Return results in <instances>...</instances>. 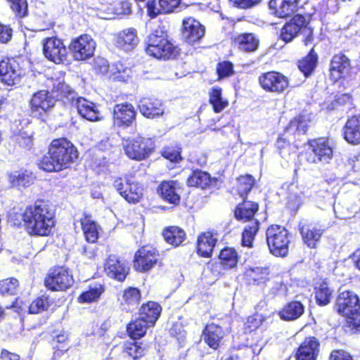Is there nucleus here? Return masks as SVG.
I'll use <instances>...</instances> for the list:
<instances>
[{
  "label": "nucleus",
  "mask_w": 360,
  "mask_h": 360,
  "mask_svg": "<svg viewBox=\"0 0 360 360\" xmlns=\"http://www.w3.org/2000/svg\"><path fill=\"white\" fill-rule=\"evenodd\" d=\"M22 217L26 229L32 235L49 236L54 226V213L44 200H37L27 207Z\"/></svg>",
  "instance_id": "1"
},
{
  "label": "nucleus",
  "mask_w": 360,
  "mask_h": 360,
  "mask_svg": "<svg viewBox=\"0 0 360 360\" xmlns=\"http://www.w3.org/2000/svg\"><path fill=\"white\" fill-rule=\"evenodd\" d=\"M78 156L74 145L65 138L54 139L50 144L49 156H44L39 167L44 171L58 172L69 167Z\"/></svg>",
  "instance_id": "2"
},
{
  "label": "nucleus",
  "mask_w": 360,
  "mask_h": 360,
  "mask_svg": "<svg viewBox=\"0 0 360 360\" xmlns=\"http://www.w3.org/2000/svg\"><path fill=\"white\" fill-rule=\"evenodd\" d=\"M57 91L60 92L61 96L65 97L77 108L78 113L83 118L91 122L102 120V115L98 106L83 97H77V93L68 84L59 82Z\"/></svg>",
  "instance_id": "3"
},
{
  "label": "nucleus",
  "mask_w": 360,
  "mask_h": 360,
  "mask_svg": "<svg viewBox=\"0 0 360 360\" xmlns=\"http://www.w3.org/2000/svg\"><path fill=\"white\" fill-rule=\"evenodd\" d=\"M146 53L158 59L169 60L179 54V49L166 38L162 31L156 30L148 37Z\"/></svg>",
  "instance_id": "4"
},
{
  "label": "nucleus",
  "mask_w": 360,
  "mask_h": 360,
  "mask_svg": "<svg viewBox=\"0 0 360 360\" xmlns=\"http://www.w3.org/2000/svg\"><path fill=\"white\" fill-rule=\"evenodd\" d=\"M266 243L270 252L276 257H285L289 250V233L279 225H271L266 231Z\"/></svg>",
  "instance_id": "5"
},
{
  "label": "nucleus",
  "mask_w": 360,
  "mask_h": 360,
  "mask_svg": "<svg viewBox=\"0 0 360 360\" xmlns=\"http://www.w3.org/2000/svg\"><path fill=\"white\" fill-rule=\"evenodd\" d=\"M124 149L128 158L140 161L150 156L154 149V142L151 139L138 136L125 141Z\"/></svg>",
  "instance_id": "6"
},
{
  "label": "nucleus",
  "mask_w": 360,
  "mask_h": 360,
  "mask_svg": "<svg viewBox=\"0 0 360 360\" xmlns=\"http://www.w3.org/2000/svg\"><path fill=\"white\" fill-rule=\"evenodd\" d=\"M53 93L40 90L32 95L30 100V111L33 117L43 120L46 112L51 110L56 103Z\"/></svg>",
  "instance_id": "7"
},
{
  "label": "nucleus",
  "mask_w": 360,
  "mask_h": 360,
  "mask_svg": "<svg viewBox=\"0 0 360 360\" xmlns=\"http://www.w3.org/2000/svg\"><path fill=\"white\" fill-rule=\"evenodd\" d=\"M305 155L309 163H328L332 160L333 150L327 141L321 138L309 142V148Z\"/></svg>",
  "instance_id": "8"
},
{
  "label": "nucleus",
  "mask_w": 360,
  "mask_h": 360,
  "mask_svg": "<svg viewBox=\"0 0 360 360\" xmlns=\"http://www.w3.org/2000/svg\"><path fill=\"white\" fill-rule=\"evenodd\" d=\"M43 53L46 59L56 63H64L68 60V50L63 41L56 37L43 41Z\"/></svg>",
  "instance_id": "9"
},
{
  "label": "nucleus",
  "mask_w": 360,
  "mask_h": 360,
  "mask_svg": "<svg viewBox=\"0 0 360 360\" xmlns=\"http://www.w3.org/2000/svg\"><path fill=\"white\" fill-rule=\"evenodd\" d=\"M113 186L120 195L129 202H138L143 196L142 186L132 181L129 177L117 178Z\"/></svg>",
  "instance_id": "10"
},
{
  "label": "nucleus",
  "mask_w": 360,
  "mask_h": 360,
  "mask_svg": "<svg viewBox=\"0 0 360 360\" xmlns=\"http://www.w3.org/2000/svg\"><path fill=\"white\" fill-rule=\"evenodd\" d=\"M69 49L76 60H84L94 55L96 42L91 36L84 34L72 41Z\"/></svg>",
  "instance_id": "11"
},
{
  "label": "nucleus",
  "mask_w": 360,
  "mask_h": 360,
  "mask_svg": "<svg viewBox=\"0 0 360 360\" xmlns=\"http://www.w3.org/2000/svg\"><path fill=\"white\" fill-rule=\"evenodd\" d=\"M259 82L266 91L281 94L289 86L288 79L283 74L271 71L262 74L259 77Z\"/></svg>",
  "instance_id": "12"
},
{
  "label": "nucleus",
  "mask_w": 360,
  "mask_h": 360,
  "mask_svg": "<svg viewBox=\"0 0 360 360\" xmlns=\"http://www.w3.org/2000/svg\"><path fill=\"white\" fill-rule=\"evenodd\" d=\"M73 282L72 276L70 274L68 269L58 266L49 274L45 285L51 290H64L70 288Z\"/></svg>",
  "instance_id": "13"
},
{
  "label": "nucleus",
  "mask_w": 360,
  "mask_h": 360,
  "mask_svg": "<svg viewBox=\"0 0 360 360\" xmlns=\"http://www.w3.org/2000/svg\"><path fill=\"white\" fill-rule=\"evenodd\" d=\"M335 308L338 314L345 317L351 316L353 312L360 310L359 297L352 291L345 290L337 297Z\"/></svg>",
  "instance_id": "14"
},
{
  "label": "nucleus",
  "mask_w": 360,
  "mask_h": 360,
  "mask_svg": "<svg viewBox=\"0 0 360 360\" xmlns=\"http://www.w3.org/2000/svg\"><path fill=\"white\" fill-rule=\"evenodd\" d=\"M158 260V252L151 246H144L136 252L134 266L136 270L145 272L157 264Z\"/></svg>",
  "instance_id": "15"
},
{
  "label": "nucleus",
  "mask_w": 360,
  "mask_h": 360,
  "mask_svg": "<svg viewBox=\"0 0 360 360\" xmlns=\"http://www.w3.org/2000/svg\"><path fill=\"white\" fill-rule=\"evenodd\" d=\"M112 114L114 124L119 127L125 129L136 122V111L131 103L125 102L116 104Z\"/></svg>",
  "instance_id": "16"
},
{
  "label": "nucleus",
  "mask_w": 360,
  "mask_h": 360,
  "mask_svg": "<svg viewBox=\"0 0 360 360\" xmlns=\"http://www.w3.org/2000/svg\"><path fill=\"white\" fill-rule=\"evenodd\" d=\"M23 75V70L14 59L6 58L0 61V77L6 84L13 86L19 83Z\"/></svg>",
  "instance_id": "17"
},
{
  "label": "nucleus",
  "mask_w": 360,
  "mask_h": 360,
  "mask_svg": "<svg viewBox=\"0 0 360 360\" xmlns=\"http://www.w3.org/2000/svg\"><path fill=\"white\" fill-rule=\"evenodd\" d=\"M308 24L307 19L302 15H296L288 22H286L281 30L280 39L288 43L292 41L303 31L304 26Z\"/></svg>",
  "instance_id": "18"
},
{
  "label": "nucleus",
  "mask_w": 360,
  "mask_h": 360,
  "mask_svg": "<svg viewBox=\"0 0 360 360\" xmlns=\"http://www.w3.org/2000/svg\"><path fill=\"white\" fill-rule=\"evenodd\" d=\"M138 107L141 115L148 119H158L165 113V107L161 100L154 98H143Z\"/></svg>",
  "instance_id": "19"
},
{
  "label": "nucleus",
  "mask_w": 360,
  "mask_h": 360,
  "mask_svg": "<svg viewBox=\"0 0 360 360\" xmlns=\"http://www.w3.org/2000/svg\"><path fill=\"white\" fill-rule=\"evenodd\" d=\"M352 70L351 60L344 53L333 56L330 60V75L335 81L347 77Z\"/></svg>",
  "instance_id": "20"
},
{
  "label": "nucleus",
  "mask_w": 360,
  "mask_h": 360,
  "mask_svg": "<svg viewBox=\"0 0 360 360\" xmlns=\"http://www.w3.org/2000/svg\"><path fill=\"white\" fill-rule=\"evenodd\" d=\"M129 271V267L124 261L120 260L115 255H110L105 264L106 274L119 281H123Z\"/></svg>",
  "instance_id": "21"
},
{
  "label": "nucleus",
  "mask_w": 360,
  "mask_h": 360,
  "mask_svg": "<svg viewBox=\"0 0 360 360\" xmlns=\"http://www.w3.org/2000/svg\"><path fill=\"white\" fill-rule=\"evenodd\" d=\"M205 34V27L198 20L188 18L183 20L182 36L186 42L193 44Z\"/></svg>",
  "instance_id": "22"
},
{
  "label": "nucleus",
  "mask_w": 360,
  "mask_h": 360,
  "mask_svg": "<svg viewBox=\"0 0 360 360\" xmlns=\"http://www.w3.org/2000/svg\"><path fill=\"white\" fill-rule=\"evenodd\" d=\"M137 32L134 28L124 29L114 36L115 45L125 51L134 49L139 44Z\"/></svg>",
  "instance_id": "23"
},
{
  "label": "nucleus",
  "mask_w": 360,
  "mask_h": 360,
  "mask_svg": "<svg viewBox=\"0 0 360 360\" xmlns=\"http://www.w3.org/2000/svg\"><path fill=\"white\" fill-rule=\"evenodd\" d=\"M297 0H270L271 13L280 18L290 16L297 8Z\"/></svg>",
  "instance_id": "24"
},
{
  "label": "nucleus",
  "mask_w": 360,
  "mask_h": 360,
  "mask_svg": "<svg viewBox=\"0 0 360 360\" xmlns=\"http://www.w3.org/2000/svg\"><path fill=\"white\" fill-rule=\"evenodd\" d=\"M224 335L223 328L214 323L207 324L202 331L204 342L213 349L219 347Z\"/></svg>",
  "instance_id": "25"
},
{
  "label": "nucleus",
  "mask_w": 360,
  "mask_h": 360,
  "mask_svg": "<svg viewBox=\"0 0 360 360\" xmlns=\"http://www.w3.org/2000/svg\"><path fill=\"white\" fill-rule=\"evenodd\" d=\"M180 4V0H148L146 4L148 15L155 18L160 13L172 12Z\"/></svg>",
  "instance_id": "26"
},
{
  "label": "nucleus",
  "mask_w": 360,
  "mask_h": 360,
  "mask_svg": "<svg viewBox=\"0 0 360 360\" xmlns=\"http://www.w3.org/2000/svg\"><path fill=\"white\" fill-rule=\"evenodd\" d=\"M319 352V342L309 337L300 345L296 354L297 360H316Z\"/></svg>",
  "instance_id": "27"
},
{
  "label": "nucleus",
  "mask_w": 360,
  "mask_h": 360,
  "mask_svg": "<svg viewBox=\"0 0 360 360\" xmlns=\"http://www.w3.org/2000/svg\"><path fill=\"white\" fill-rule=\"evenodd\" d=\"M234 46L239 50L251 53L259 46V40L253 33H243L232 37Z\"/></svg>",
  "instance_id": "28"
},
{
  "label": "nucleus",
  "mask_w": 360,
  "mask_h": 360,
  "mask_svg": "<svg viewBox=\"0 0 360 360\" xmlns=\"http://www.w3.org/2000/svg\"><path fill=\"white\" fill-rule=\"evenodd\" d=\"M179 189V187L176 181H167L160 184L158 192L164 200L171 204L177 205L180 201Z\"/></svg>",
  "instance_id": "29"
},
{
  "label": "nucleus",
  "mask_w": 360,
  "mask_h": 360,
  "mask_svg": "<svg viewBox=\"0 0 360 360\" xmlns=\"http://www.w3.org/2000/svg\"><path fill=\"white\" fill-rule=\"evenodd\" d=\"M299 230L304 243L310 248H316V243L320 240L323 230L311 224H300Z\"/></svg>",
  "instance_id": "30"
},
{
  "label": "nucleus",
  "mask_w": 360,
  "mask_h": 360,
  "mask_svg": "<svg viewBox=\"0 0 360 360\" xmlns=\"http://www.w3.org/2000/svg\"><path fill=\"white\" fill-rule=\"evenodd\" d=\"M344 138L352 144L360 143V115L349 118L344 127Z\"/></svg>",
  "instance_id": "31"
},
{
  "label": "nucleus",
  "mask_w": 360,
  "mask_h": 360,
  "mask_svg": "<svg viewBox=\"0 0 360 360\" xmlns=\"http://www.w3.org/2000/svg\"><path fill=\"white\" fill-rule=\"evenodd\" d=\"M304 311V305L298 301L286 304L278 312L279 317L284 321H294L299 319Z\"/></svg>",
  "instance_id": "32"
},
{
  "label": "nucleus",
  "mask_w": 360,
  "mask_h": 360,
  "mask_svg": "<svg viewBox=\"0 0 360 360\" xmlns=\"http://www.w3.org/2000/svg\"><path fill=\"white\" fill-rule=\"evenodd\" d=\"M217 238L212 232H205L198 238V253L204 257H209L215 246Z\"/></svg>",
  "instance_id": "33"
},
{
  "label": "nucleus",
  "mask_w": 360,
  "mask_h": 360,
  "mask_svg": "<svg viewBox=\"0 0 360 360\" xmlns=\"http://www.w3.org/2000/svg\"><path fill=\"white\" fill-rule=\"evenodd\" d=\"M162 311L161 306L155 302H148L141 306L139 314L142 319H144L149 326H153L158 319Z\"/></svg>",
  "instance_id": "34"
},
{
  "label": "nucleus",
  "mask_w": 360,
  "mask_h": 360,
  "mask_svg": "<svg viewBox=\"0 0 360 360\" xmlns=\"http://www.w3.org/2000/svg\"><path fill=\"white\" fill-rule=\"evenodd\" d=\"M269 269L265 267L255 266L246 270L245 279L249 285H261L269 279Z\"/></svg>",
  "instance_id": "35"
},
{
  "label": "nucleus",
  "mask_w": 360,
  "mask_h": 360,
  "mask_svg": "<svg viewBox=\"0 0 360 360\" xmlns=\"http://www.w3.org/2000/svg\"><path fill=\"white\" fill-rule=\"evenodd\" d=\"M34 176L32 173L25 171H15L11 173L8 176V181L13 187H28L34 183Z\"/></svg>",
  "instance_id": "36"
},
{
  "label": "nucleus",
  "mask_w": 360,
  "mask_h": 360,
  "mask_svg": "<svg viewBox=\"0 0 360 360\" xmlns=\"http://www.w3.org/2000/svg\"><path fill=\"white\" fill-rule=\"evenodd\" d=\"M80 221L86 241L92 243L96 242L98 238V224L87 214Z\"/></svg>",
  "instance_id": "37"
},
{
  "label": "nucleus",
  "mask_w": 360,
  "mask_h": 360,
  "mask_svg": "<svg viewBox=\"0 0 360 360\" xmlns=\"http://www.w3.org/2000/svg\"><path fill=\"white\" fill-rule=\"evenodd\" d=\"M258 207L257 203L245 200L237 206L235 210L236 218L238 220L249 221L254 217Z\"/></svg>",
  "instance_id": "38"
},
{
  "label": "nucleus",
  "mask_w": 360,
  "mask_h": 360,
  "mask_svg": "<svg viewBox=\"0 0 360 360\" xmlns=\"http://www.w3.org/2000/svg\"><path fill=\"white\" fill-rule=\"evenodd\" d=\"M210 183V174L200 169L193 170L187 179L188 186H195L201 188H207Z\"/></svg>",
  "instance_id": "39"
},
{
  "label": "nucleus",
  "mask_w": 360,
  "mask_h": 360,
  "mask_svg": "<svg viewBox=\"0 0 360 360\" xmlns=\"http://www.w3.org/2000/svg\"><path fill=\"white\" fill-rule=\"evenodd\" d=\"M165 241L175 247L181 245L186 238L185 231L178 226L166 228L162 233Z\"/></svg>",
  "instance_id": "40"
},
{
  "label": "nucleus",
  "mask_w": 360,
  "mask_h": 360,
  "mask_svg": "<svg viewBox=\"0 0 360 360\" xmlns=\"http://www.w3.org/2000/svg\"><path fill=\"white\" fill-rule=\"evenodd\" d=\"M140 299V291L137 288H129L123 292L120 302L122 305L126 306L127 311H131L139 304Z\"/></svg>",
  "instance_id": "41"
},
{
  "label": "nucleus",
  "mask_w": 360,
  "mask_h": 360,
  "mask_svg": "<svg viewBox=\"0 0 360 360\" xmlns=\"http://www.w3.org/2000/svg\"><path fill=\"white\" fill-rule=\"evenodd\" d=\"M259 222L257 219L250 221L247 224L242 233V245L244 247L252 248L255 237L259 231Z\"/></svg>",
  "instance_id": "42"
},
{
  "label": "nucleus",
  "mask_w": 360,
  "mask_h": 360,
  "mask_svg": "<svg viewBox=\"0 0 360 360\" xmlns=\"http://www.w3.org/2000/svg\"><path fill=\"white\" fill-rule=\"evenodd\" d=\"M149 327V323L140 316L128 324L127 332L131 338L139 339L146 334V330Z\"/></svg>",
  "instance_id": "43"
},
{
  "label": "nucleus",
  "mask_w": 360,
  "mask_h": 360,
  "mask_svg": "<svg viewBox=\"0 0 360 360\" xmlns=\"http://www.w3.org/2000/svg\"><path fill=\"white\" fill-rule=\"evenodd\" d=\"M318 60L317 54L311 49L309 54L298 63L300 70L305 77L309 76L316 66Z\"/></svg>",
  "instance_id": "44"
},
{
  "label": "nucleus",
  "mask_w": 360,
  "mask_h": 360,
  "mask_svg": "<svg viewBox=\"0 0 360 360\" xmlns=\"http://www.w3.org/2000/svg\"><path fill=\"white\" fill-rule=\"evenodd\" d=\"M104 292L103 285L99 283L90 285L89 290L82 292L78 300L80 303L92 302L97 301Z\"/></svg>",
  "instance_id": "45"
},
{
  "label": "nucleus",
  "mask_w": 360,
  "mask_h": 360,
  "mask_svg": "<svg viewBox=\"0 0 360 360\" xmlns=\"http://www.w3.org/2000/svg\"><path fill=\"white\" fill-rule=\"evenodd\" d=\"M219 258L224 268L231 269L238 262V253L233 248H226L221 250Z\"/></svg>",
  "instance_id": "46"
},
{
  "label": "nucleus",
  "mask_w": 360,
  "mask_h": 360,
  "mask_svg": "<svg viewBox=\"0 0 360 360\" xmlns=\"http://www.w3.org/2000/svg\"><path fill=\"white\" fill-rule=\"evenodd\" d=\"M309 122L310 120L307 115H300L290 121L286 129L304 134L308 129Z\"/></svg>",
  "instance_id": "47"
},
{
  "label": "nucleus",
  "mask_w": 360,
  "mask_h": 360,
  "mask_svg": "<svg viewBox=\"0 0 360 360\" xmlns=\"http://www.w3.org/2000/svg\"><path fill=\"white\" fill-rule=\"evenodd\" d=\"M210 102L212 105L215 112H220L227 105L228 101L221 98V89L219 87H213L210 94Z\"/></svg>",
  "instance_id": "48"
},
{
  "label": "nucleus",
  "mask_w": 360,
  "mask_h": 360,
  "mask_svg": "<svg viewBox=\"0 0 360 360\" xmlns=\"http://www.w3.org/2000/svg\"><path fill=\"white\" fill-rule=\"evenodd\" d=\"M238 192L241 198H244L251 191L255 184V179L252 176L246 174L240 176L237 179Z\"/></svg>",
  "instance_id": "49"
},
{
  "label": "nucleus",
  "mask_w": 360,
  "mask_h": 360,
  "mask_svg": "<svg viewBox=\"0 0 360 360\" xmlns=\"http://www.w3.org/2000/svg\"><path fill=\"white\" fill-rule=\"evenodd\" d=\"M333 290L326 283H322L316 291V302L320 306H326L330 303Z\"/></svg>",
  "instance_id": "50"
},
{
  "label": "nucleus",
  "mask_w": 360,
  "mask_h": 360,
  "mask_svg": "<svg viewBox=\"0 0 360 360\" xmlns=\"http://www.w3.org/2000/svg\"><path fill=\"white\" fill-rule=\"evenodd\" d=\"M343 167L347 174L359 170L360 169V153L350 154L344 160Z\"/></svg>",
  "instance_id": "51"
},
{
  "label": "nucleus",
  "mask_w": 360,
  "mask_h": 360,
  "mask_svg": "<svg viewBox=\"0 0 360 360\" xmlns=\"http://www.w3.org/2000/svg\"><path fill=\"white\" fill-rule=\"evenodd\" d=\"M18 286L19 282L14 278L2 280L0 281V293L2 295H15Z\"/></svg>",
  "instance_id": "52"
},
{
  "label": "nucleus",
  "mask_w": 360,
  "mask_h": 360,
  "mask_svg": "<svg viewBox=\"0 0 360 360\" xmlns=\"http://www.w3.org/2000/svg\"><path fill=\"white\" fill-rule=\"evenodd\" d=\"M49 307V299L41 297L34 300L29 307L30 314H39L46 310Z\"/></svg>",
  "instance_id": "53"
},
{
  "label": "nucleus",
  "mask_w": 360,
  "mask_h": 360,
  "mask_svg": "<svg viewBox=\"0 0 360 360\" xmlns=\"http://www.w3.org/2000/svg\"><path fill=\"white\" fill-rule=\"evenodd\" d=\"M124 352L134 359H136L143 355L144 349L137 342H127L124 345Z\"/></svg>",
  "instance_id": "54"
},
{
  "label": "nucleus",
  "mask_w": 360,
  "mask_h": 360,
  "mask_svg": "<svg viewBox=\"0 0 360 360\" xmlns=\"http://www.w3.org/2000/svg\"><path fill=\"white\" fill-rule=\"evenodd\" d=\"M10 7L15 15L20 18L24 17L27 12L26 0H8Z\"/></svg>",
  "instance_id": "55"
},
{
  "label": "nucleus",
  "mask_w": 360,
  "mask_h": 360,
  "mask_svg": "<svg viewBox=\"0 0 360 360\" xmlns=\"http://www.w3.org/2000/svg\"><path fill=\"white\" fill-rule=\"evenodd\" d=\"M93 67L96 73L103 75L110 74L108 61L103 57H97L94 60Z\"/></svg>",
  "instance_id": "56"
},
{
  "label": "nucleus",
  "mask_w": 360,
  "mask_h": 360,
  "mask_svg": "<svg viewBox=\"0 0 360 360\" xmlns=\"http://www.w3.org/2000/svg\"><path fill=\"white\" fill-rule=\"evenodd\" d=\"M130 71L129 69H128L127 67L124 66V65L120 62L117 61L114 63L110 69V74L109 77L115 76L117 78L120 77L124 79V76L120 75L121 74H126L128 75V72Z\"/></svg>",
  "instance_id": "57"
},
{
  "label": "nucleus",
  "mask_w": 360,
  "mask_h": 360,
  "mask_svg": "<svg viewBox=\"0 0 360 360\" xmlns=\"http://www.w3.org/2000/svg\"><path fill=\"white\" fill-rule=\"evenodd\" d=\"M15 141L23 148H30L32 144V136L25 131H20L15 136Z\"/></svg>",
  "instance_id": "58"
},
{
  "label": "nucleus",
  "mask_w": 360,
  "mask_h": 360,
  "mask_svg": "<svg viewBox=\"0 0 360 360\" xmlns=\"http://www.w3.org/2000/svg\"><path fill=\"white\" fill-rule=\"evenodd\" d=\"M346 317L348 326L355 332H360V310Z\"/></svg>",
  "instance_id": "59"
},
{
  "label": "nucleus",
  "mask_w": 360,
  "mask_h": 360,
  "mask_svg": "<svg viewBox=\"0 0 360 360\" xmlns=\"http://www.w3.org/2000/svg\"><path fill=\"white\" fill-rule=\"evenodd\" d=\"M114 11L117 15H129L131 12V4L128 1H120L115 6Z\"/></svg>",
  "instance_id": "60"
},
{
  "label": "nucleus",
  "mask_w": 360,
  "mask_h": 360,
  "mask_svg": "<svg viewBox=\"0 0 360 360\" xmlns=\"http://www.w3.org/2000/svg\"><path fill=\"white\" fill-rule=\"evenodd\" d=\"M217 72L220 77H228L233 72V65L229 61L219 63L217 67Z\"/></svg>",
  "instance_id": "61"
},
{
  "label": "nucleus",
  "mask_w": 360,
  "mask_h": 360,
  "mask_svg": "<svg viewBox=\"0 0 360 360\" xmlns=\"http://www.w3.org/2000/svg\"><path fill=\"white\" fill-rule=\"evenodd\" d=\"M276 147L278 150L280 155L283 157L289 153L288 149L290 148V143L282 136L278 138L276 143Z\"/></svg>",
  "instance_id": "62"
},
{
  "label": "nucleus",
  "mask_w": 360,
  "mask_h": 360,
  "mask_svg": "<svg viewBox=\"0 0 360 360\" xmlns=\"http://www.w3.org/2000/svg\"><path fill=\"white\" fill-rule=\"evenodd\" d=\"M12 37V30L6 25L0 24V43H7Z\"/></svg>",
  "instance_id": "63"
},
{
  "label": "nucleus",
  "mask_w": 360,
  "mask_h": 360,
  "mask_svg": "<svg viewBox=\"0 0 360 360\" xmlns=\"http://www.w3.org/2000/svg\"><path fill=\"white\" fill-rule=\"evenodd\" d=\"M330 360H353L352 356L347 352L335 350L332 352Z\"/></svg>",
  "instance_id": "64"
}]
</instances>
